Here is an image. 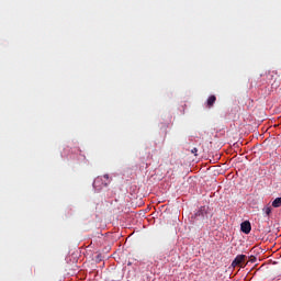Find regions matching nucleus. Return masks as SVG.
I'll list each match as a JSON object with an SVG mask.
<instances>
[{"label": "nucleus", "instance_id": "1", "mask_svg": "<svg viewBox=\"0 0 281 281\" xmlns=\"http://www.w3.org/2000/svg\"><path fill=\"white\" fill-rule=\"evenodd\" d=\"M104 178L102 177H97L93 181V188L97 189V190H102L104 188Z\"/></svg>", "mask_w": 281, "mask_h": 281}, {"label": "nucleus", "instance_id": "2", "mask_svg": "<svg viewBox=\"0 0 281 281\" xmlns=\"http://www.w3.org/2000/svg\"><path fill=\"white\" fill-rule=\"evenodd\" d=\"M245 258H247V256L245 255H238L232 262V267H239V265H243V262H245Z\"/></svg>", "mask_w": 281, "mask_h": 281}, {"label": "nucleus", "instance_id": "3", "mask_svg": "<svg viewBox=\"0 0 281 281\" xmlns=\"http://www.w3.org/2000/svg\"><path fill=\"white\" fill-rule=\"evenodd\" d=\"M240 229L244 234H249L251 232V223H249V221L243 222Z\"/></svg>", "mask_w": 281, "mask_h": 281}, {"label": "nucleus", "instance_id": "4", "mask_svg": "<svg viewBox=\"0 0 281 281\" xmlns=\"http://www.w3.org/2000/svg\"><path fill=\"white\" fill-rule=\"evenodd\" d=\"M215 102H216V95H211V97H209V99L206 101V106L209 109H212V106H214Z\"/></svg>", "mask_w": 281, "mask_h": 281}, {"label": "nucleus", "instance_id": "5", "mask_svg": "<svg viewBox=\"0 0 281 281\" xmlns=\"http://www.w3.org/2000/svg\"><path fill=\"white\" fill-rule=\"evenodd\" d=\"M102 179H103L102 186H103V188H106V186H109V183H111V179H109V175L102 176Z\"/></svg>", "mask_w": 281, "mask_h": 281}, {"label": "nucleus", "instance_id": "6", "mask_svg": "<svg viewBox=\"0 0 281 281\" xmlns=\"http://www.w3.org/2000/svg\"><path fill=\"white\" fill-rule=\"evenodd\" d=\"M272 207H281V198H277L273 200Z\"/></svg>", "mask_w": 281, "mask_h": 281}, {"label": "nucleus", "instance_id": "7", "mask_svg": "<svg viewBox=\"0 0 281 281\" xmlns=\"http://www.w3.org/2000/svg\"><path fill=\"white\" fill-rule=\"evenodd\" d=\"M262 212H265V214H267V216H269L271 214V206L267 205L262 209Z\"/></svg>", "mask_w": 281, "mask_h": 281}, {"label": "nucleus", "instance_id": "8", "mask_svg": "<svg viewBox=\"0 0 281 281\" xmlns=\"http://www.w3.org/2000/svg\"><path fill=\"white\" fill-rule=\"evenodd\" d=\"M191 153H192V155H195V157H196L199 149L196 147H194L193 149H191Z\"/></svg>", "mask_w": 281, "mask_h": 281}]
</instances>
